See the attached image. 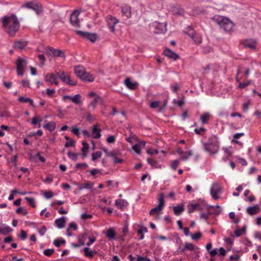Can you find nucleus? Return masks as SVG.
Returning <instances> with one entry per match:
<instances>
[{
  "mask_svg": "<svg viewBox=\"0 0 261 261\" xmlns=\"http://www.w3.org/2000/svg\"><path fill=\"white\" fill-rule=\"evenodd\" d=\"M12 19H13V22L12 24L9 26L7 33L10 36L13 37L18 31L20 26L16 16L15 15H12L11 17L7 16H5L3 18L2 24L3 27L6 28Z\"/></svg>",
  "mask_w": 261,
  "mask_h": 261,
  "instance_id": "obj_1",
  "label": "nucleus"
},
{
  "mask_svg": "<svg viewBox=\"0 0 261 261\" xmlns=\"http://www.w3.org/2000/svg\"><path fill=\"white\" fill-rule=\"evenodd\" d=\"M212 19L218 24L221 29L226 32L231 31L233 28V22L227 17L220 15H215L212 18Z\"/></svg>",
  "mask_w": 261,
  "mask_h": 261,
  "instance_id": "obj_2",
  "label": "nucleus"
},
{
  "mask_svg": "<svg viewBox=\"0 0 261 261\" xmlns=\"http://www.w3.org/2000/svg\"><path fill=\"white\" fill-rule=\"evenodd\" d=\"M75 33L87 40H90L92 42H95L97 39V36L96 34L91 33L82 31H76Z\"/></svg>",
  "mask_w": 261,
  "mask_h": 261,
  "instance_id": "obj_3",
  "label": "nucleus"
},
{
  "mask_svg": "<svg viewBox=\"0 0 261 261\" xmlns=\"http://www.w3.org/2000/svg\"><path fill=\"white\" fill-rule=\"evenodd\" d=\"M222 191L221 186L217 182L213 183L210 190L211 194L213 198L215 199H218L220 197L218 194L220 193Z\"/></svg>",
  "mask_w": 261,
  "mask_h": 261,
  "instance_id": "obj_4",
  "label": "nucleus"
},
{
  "mask_svg": "<svg viewBox=\"0 0 261 261\" xmlns=\"http://www.w3.org/2000/svg\"><path fill=\"white\" fill-rule=\"evenodd\" d=\"M107 25L111 31L113 33L115 32V25L119 22V20L112 15H108L106 17Z\"/></svg>",
  "mask_w": 261,
  "mask_h": 261,
  "instance_id": "obj_5",
  "label": "nucleus"
},
{
  "mask_svg": "<svg viewBox=\"0 0 261 261\" xmlns=\"http://www.w3.org/2000/svg\"><path fill=\"white\" fill-rule=\"evenodd\" d=\"M26 61L20 57L18 58L16 61V69L18 75L22 76L24 74V64Z\"/></svg>",
  "mask_w": 261,
  "mask_h": 261,
  "instance_id": "obj_6",
  "label": "nucleus"
},
{
  "mask_svg": "<svg viewBox=\"0 0 261 261\" xmlns=\"http://www.w3.org/2000/svg\"><path fill=\"white\" fill-rule=\"evenodd\" d=\"M57 75V72L56 73H48L45 77V81L49 83L50 85H58L59 83L58 81V76Z\"/></svg>",
  "mask_w": 261,
  "mask_h": 261,
  "instance_id": "obj_7",
  "label": "nucleus"
},
{
  "mask_svg": "<svg viewBox=\"0 0 261 261\" xmlns=\"http://www.w3.org/2000/svg\"><path fill=\"white\" fill-rule=\"evenodd\" d=\"M204 146L205 150L212 154L217 153L219 149V144H212L206 143L204 144Z\"/></svg>",
  "mask_w": 261,
  "mask_h": 261,
  "instance_id": "obj_8",
  "label": "nucleus"
},
{
  "mask_svg": "<svg viewBox=\"0 0 261 261\" xmlns=\"http://www.w3.org/2000/svg\"><path fill=\"white\" fill-rule=\"evenodd\" d=\"M79 14L80 12L77 10H74L70 15V21L74 26H79V20L78 18Z\"/></svg>",
  "mask_w": 261,
  "mask_h": 261,
  "instance_id": "obj_9",
  "label": "nucleus"
},
{
  "mask_svg": "<svg viewBox=\"0 0 261 261\" xmlns=\"http://www.w3.org/2000/svg\"><path fill=\"white\" fill-rule=\"evenodd\" d=\"M48 48L55 57H61L64 59L66 58V55L64 52L58 49H55L53 47L48 46Z\"/></svg>",
  "mask_w": 261,
  "mask_h": 261,
  "instance_id": "obj_10",
  "label": "nucleus"
},
{
  "mask_svg": "<svg viewBox=\"0 0 261 261\" xmlns=\"http://www.w3.org/2000/svg\"><path fill=\"white\" fill-rule=\"evenodd\" d=\"M124 83L127 88L132 90L137 89L139 86V84L137 82H132L129 77H126Z\"/></svg>",
  "mask_w": 261,
  "mask_h": 261,
  "instance_id": "obj_11",
  "label": "nucleus"
},
{
  "mask_svg": "<svg viewBox=\"0 0 261 261\" xmlns=\"http://www.w3.org/2000/svg\"><path fill=\"white\" fill-rule=\"evenodd\" d=\"M28 44V41L20 39L14 41L13 47L15 49H23Z\"/></svg>",
  "mask_w": 261,
  "mask_h": 261,
  "instance_id": "obj_12",
  "label": "nucleus"
},
{
  "mask_svg": "<svg viewBox=\"0 0 261 261\" xmlns=\"http://www.w3.org/2000/svg\"><path fill=\"white\" fill-rule=\"evenodd\" d=\"M164 54L165 56L170 59H173L174 60H176L179 58V56L178 54L167 48L164 50Z\"/></svg>",
  "mask_w": 261,
  "mask_h": 261,
  "instance_id": "obj_13",
  "label": "nucleus"
},
{
  "mask_svg": "<svg viewBox=\"0 0 261 261\" xmlns=\"http://www.w3.org/2000/svg\"><path fill=\"white\" fill-rule=\"evenodd\" d=\"M260 208L257 204H256L253 206H250L247 207L246 212L248 214L251 216H253L259 213Z\"/></svg>",
  "mask_w": 261,
  "mask_h": 261,
  "instance_id": "obj_14",
  "label": "nucleus"
},
{
  "mask_svg": "<svg viewBox=\"0 0 261 261\" xmlns=\"http://www.w3.org/2000/svg\"><path fill=\"white\" fill-rule=\"evenodd\" d=\"M98 124H95L93 127L92 135L94 139H98L101 137V129L98 128Z\"/></svg>",
  "mask_w": 261,
  "mask_h": 261,
  "instance_id": "obj_15",
  "label": "nucleus"
},
{
  "mask_svg": "<svg viewBox=\"0 0 261 261\" xmlns=\"http://www.w3.org/2000/svg\"><path fill=\"white\" fill-rule=\"evenodd\" d=\"M171 11L173 15H183L184 10L177 6H173L171 8Z\"/></svg>",
  "mask_w": 261,
  "mask_h": 261,
  "instance_id": "obj_16",
  "label": "nucleus"
},
{
  "mask_svg": "<svg viewBox=\"0 0 261 261\" xmlns=\"http://www.w3.org/2000/svg\"><path fill=\"white\" fill-rule=\"evenodd\" d=\"M115 204L118 208L123 210L125 207L128 205V203L124 199H119L115 201Z\"/></svg>",
  "mask_w": 261,
  "mask_h": 261,
  "instance_id": "obj_17",
  "label": "nucleus"
},
{
  "mask_svg": "<svg viewBox=\"0 0 261 261\" xmlns=\"http://www.w3.org/2000/svg\"><path fill=\"white\" fill-rule=\"evenodd\" d=\"M86 71L84 67L80 65L75 66L74 68V73L80 79H81Z\"/></svg>",
  "mask_w": 261,
  "mask_h": 261,
  "instance_id": "obj_18",
  "label": "nucleus"
},
{
  "mask_svg": "<svg viewBox=\"0 0 261 261\" xmlns=\"http://www.w3.org/2000/svg\"><path fill=\"white\" fill-rule=\"evenodd\" d=\"M80 79L83 81L92 82L94 80V77L93 75L86 71Z\"/></svg>",
  "mask_w": 261,
  "mask_h": 261,
  "instance_id": "obj_19",
  "label": "nucleus"
},
{
  "mask_svg": "<svg viewBox=\"0 0 261 261\" xmlns=\"http://www.w3.org/2000/svg\"><path fill=\"white\" fill-rule=\"evenodd\" d=\"M85 255L89 258H93L95 254H97V251L95 250L90 251L89 247H85L83 249Z\"/></svg>",
  "mask_w": 261,
  "mask_h": 261,
  "instance_id": "obj_20",
  "label": "nucleus"
},
{
  "mask_svg": "<svg viewBox=\"0 0 261 261\" xmlns=\"http://www.w3.org/2000/svg\"><path fill=\"white\" fill-rule=\"evenodd\" d=\"M121 12L127 18L130 17L131 8L130 6L127 5L122 6L121 8Z\"/></svg>",
  "mask_w": 261,
  "mask_h": 261,
  "instance_id": "obj_21",
  "label": "nucleus"
},
{
  "mask_svg": "<svg viewBox=\"0 0 261 261\" xmlns=\"http://www.w3.org/2000/svg\"><path fill=\"white\" fill-rule=\"evenodd\" d=\"M184 33L188 35L191 38H194L195 37L196 32L194 29L190 26H188L185 31H184Z\"/></svg>",
  "mask_w": 261,
  "mask_h": 261,
  "instance_id": "obj_22",
  "label": "nucleus"
},
{
  "mask_svg": "<svg viewBox=\"0 0 261 261\" xmlns=\"http://www.w3.org/2000/svg\"><path fill=\"white\" fill-rule=\"evenodd\" d=\"M45 122H46V123L43 125L44 128L50 132H52L55 129L56 125L54 122H47L45 120Z\"/></svg>",
  "mask_w": 261,
  "mask_h": 261,
  "instance_id": "obj_23",
  "label": "nucleus"
},
{
  "mask_svg": "<svg viewBox=\"0 0 261 261\" xmlns=\"http://www.w3.org/2000/svg\"><path fill=\"white\" fill-rule=\"evenodd\" d=\"M244 46L245 47L254 48L256 46V42L252 39H247L244 42Z\"/></svg>",
  "mask_w": 261,
  "mask_h": 261,
  "instance_id": "obj_24",
  "label": "nucleus"
},
{
  "mask_svg": "<svg viewBox=\"0 0 261 261\" xmlns=\"http://www.w3.org/2000/svg\"><path fill=\"white\" fill-rule=\"evenodd\" d=\"M173 210L175 215H180L184 211V207L182 204L178 205L173 207Z\"/></svg>",
  "mask_w": 261,
  "mask_h": 261,
  "instance_id": "obj_25",
  "label": "nucleus"
},
{
  "mask_svg": "<svg viewBox=\"0 0 261 261\" xmlns=\"http://www.w3.org/2000/svg\"><path fill=\"white\" fill-rule=\"evenodd\" d=\"M93 186V184L90 181H87L85 184L79 185L78 190L81 191L84 189H91Z\"/></svg>",
  "mask_w": 261,
  "mask_h": 261,
  "instance_id": "obj_26",
  "label": "nucleus"
},
{
  "mask_svg": "<svg viewBox=\"0 0 261 261\" xmlns=\"http://www.w3.org/2000/svg\"><path fill=\"white\" fill-rule=\"evenodd\" d=\"M166 31V24L159 23L155 27V33L157 34L165 32Z\"/></svg>",
  "mask_w": 261,
  "mask_h": 261,
  "instance_id": "obj_27",
  "label": "nucleus"
},
{
  "mask_svg": "<svg viewBox=\"0 0 261 261\" xmlns=\"http://www.w3.org/2000/svg\"><path fill=\"white\" fill-rule=\"evenodd\" d=\"M148 163L152 167L155 168H161V166L159 164L158 162L153 158H148L147 159Z\"/></svg>",
  "mask_w": 261,
  "mask_h": 261,
  "instance_id": "obj_28",
  "label": "nucleus"
},
{
  "mask_svg": "<svg viewBox=\"0 0 261 261\" xmlns=\"http://www.w3.org/2000/svg\"><path fill=\"white\" fill-rule=\"evenodd\" d=\"M211 115L209 113H204L200 116V121L203 124H206L208 123L210 119Z\"/></svg>",
  "mask_w": 261,
  "mask_h": 261,
  "instance_id": "obj_29",
  "label": "nucleus"
},
{
  "mask_svg": "<svg viewBox=\"0 0 261 261\" xmlns=\"http://www.w3.org/2000/svg\"><path fill=\"white\" fill-rule=\"evenodd\" d=\"M64 83L68 85L72 86H75L77 84L76 81L71 79L70 75L68 74H66L65 82H64Z\"/></svg>",
  "mask_w": 261,
  "mask_h": 261,
  "instance_id": "obj_30",
  "label": "nucleus"
},
{
  "mask_svg": "<svg viewBox=\"0 0 261 261\" xmlns=\"http://www.w3.org/2000/svg\"><path fill=\"white\" fill-rule=\"evenodd\" d=\"M65 218L62 217L61 218L56 219L55 223L59 228H62L65 226Z\"/></svg>",
  "mask_w": 261,
  "mask_h": 261,
  "instance_id": "obj_31",
  "label": "nucleus"
},
{
  "mask_svg": "<svg viewBox=\"0 0 261 261\" xmlns=\"http://www.w3.org/2000/svg\"><path fill=\"white\" fill-rule=\"evenodd\" d=\"M188 213H190V214L192 213L193 212H194L196 210H198V209L200 210V205L199 204H198V203H196V204H189L188 205Z\"/></svg>",
  "mask_w": 261,
  "mask_h": 261,
  "instance_id": "obj_32",
  "label": "nucleus"
},
{
  "mask_svg": "<svg viewBox=\"0 0 261 261\" xmlns=\"http://www.w3.org/2000/svg\"><path fill=\"white\" fill-rule=\"evenodd\" d=\"M116 236V233L114 229L110 228L107 230L106 237L110 240L114 239Z\"/></svg>",
  "mask_w": 261,
  "mask_h": 261,
  "instance_id": "obj_33",
  "label": "nucleus"
},
{
  "mask_svg": "<svg viewBox=\"0 0 261 261\" xmlns=\"http://www.w3.org/2000/svg\"><path fill=\"white\" fill-rule=\"evenodd\" d=\"M12 229H11L9 226H6L3 228L0 227V233L3 234L4 235H7L11 231H12Z\"/></svg>",
  "mask_w": 261,
  "mask_h": 261,
  "instance_id": "obj_34",
  "label": "nucleus"
},
{
  "mask_svg": "<svg viewBox=\"0 0 261 261\" xmlns=\"http://www.w3.org/2000/svg\"><path fill=\"white\" fill-rule=\"evenodd\" d=\"M185 250L193 251L195 250V245L192 243H186L184 248L181 250V251L184 252Z\"/></svg>",
  "mask_w": 261,
  "mask_h": 261,
  "instance_id": "obj_35",
  "label": "nucleus"
},
{
  "mask_svg": "<svg viewBox=\"0 0 261 261\" xmlns=\"http://www.w3.org/2000/svg\"><path fill=\"white\" fill-rule=\"evenodd\" d=\"M246 226H244L241 229H236L234 231V234L236 237H239L241 236L243 233L246 232Z\"/></svg>",
  "mask_w": 261,
  "mask_h": 261,
  "instance_id": "obj_36",
  "label": "nucleus"
},
{
  "mask_svg": "<svg viewBox=\"0 0 261 261\" xmlns=\"http://www.w3.org/2000/svg\"><path fill=\"white\" fill-rule=\"evenodd\" d=\"M165 205L164 195L163 193H161L159 195V204L158 205L160 208L163 209Z\"/></svg>",
  "mask_w": 261,
  "mask_h": 261,
  "instance_id": "obj_37",
  "label": "nucleus"
},
{
  "mask_svg": "<svg viewBox=\"0 0 261 261\" xmlns=\"http://www.w3.org/2000/svg\"><path fill=\"white\" fill-rule=\"evenodd\" d=\"M32 10H34L37 14H39L42 11V7L38 3H35Z\"/></svg>",
  "mask_w": 261,
  "mask_h": 261,
  "instance_id": "obj_38",
  "label": "nucleus"
},
{
  "mask_svg": "<svg viewBox=\"0 0 261 261\" xmlns=\"http://www.w3.org/2000/svg\"><path fill=\"white\" fill-rule=\"evenodd\" d=\"M207 143L212 144H219L218 137L215 135L212 136L211 137H210L208 139V142Z\"/></svg>",
  "mask_w": 261,
  "mask_h": 261,
  "instance_id": "obj_39",
  "label": "nucleus"
},
{
  "mask_svg": "<svg viewBox=\"0 0 261 261\" xmlns=\"http://www.w3.org/2000/svg\"><path fill=\"white\" fill-rule=\"evenodd\" d=\"M66 242L64 239L60 238V239H56L54 240L53 244L56 247H59L61 244H65Z\"/></svg>",
  "mask_w": 261,
  "mask_h": 261,
  "instance_id": "obj_40",
  "label": "nucleus"
},
{
  "mask_svg": "<svg viewBox=\"0 0 261 261\" xmlns=\"http://www.w3.org/2000/svg\"><path fill=\"white\" fill-rule=\"evenodd\" d=\"M66 73L63 71H59L57 72V76H58V79H60L62 82H65V78L66 76Z\"/></svg>",
  "mask_w": 261,
  "mask_h": 261,
  "instance_id": "obj_41",
  "label": "nucleus"
},
{
  "mask_svg": "<svg viewBox=\"0 0 261 261\" xmlns=\"http://www.w3.org/2000/svg\"><path fill=\"white\" fill-rule=\"evenodd\" d=\"M120 152L118 150L115 149L113 150L112 151L109 152L107 154L108 156L113 158V159L117 157L118 155H119Z\"/></svg>",
  "mask_w": 261,
  "mask_h": 261,
  "instance_id": "obj_42",
  "label": "nucleus"
},
{
  "mask_svg": "<svg viewBox=\"0 0 261 261\" xmlns=\"http://www.w3.org/2000/svg\"><path fill=\"white\" fill-rule=\"evenodd\" d=\"M102 153L101 151H97L96 152H93L92 153V160L93 161H95L99 158H100L101 156Z\"/></svg>",
  "mask_w": 261,
  "mask_h": 261,
  "instance_id": "obj_43",
  "label": "nucleus"
},
{
  "mask_svg": "<svg viewBox=\"0 0 261 261\" xmlns=\"http://www.w3.org/2000/svg\"><path fill=\"white\" fill-rule=\"evenodd\" d=\"M202 237V233L200 231L191 234V238L195 241L199 240Z\"/></svg>",
  "mask_w": 261,
  "mask_h": 261,
  "instance_id": "obj_44",
  "label": "nucleus"
},
{
  "mask_svg": "<svg viewBox=\"0 0 261 261\" xmlns=\"http://www.w3.org/2000/svg\"><path fill=\"white\" fill-rule=\"evenodd\" d=\"M42 119H40V118H38V117L35 116L32 118L31 123L33 125H37L38 123V124H39L38 127H40L41 124L40 122L41 121H42Z\"/></svg>",
  "mask_w": 261,
  "mask_h": 261,
  "instance_id": "obj_45",
  "label": "nucleus"
},
{
  "mask_svg": "<svg viewBox=\"0 0 261 261\" xmlns=\"http://www.w3.org/2000/svg\"><path fill=\"white\" fill-rule=\"evenodd\" d=\"M184 155L180 156L179 159L182 161H186L187 160L190 156H191L192 154V151H189L186 152H184Z\"/></svg>",
  "mask_w": 261,
  "mask_h": 261,
  "instance_id": "obj_46",
  "label": "nucleus"
},
{
  "mask_svg": "<svg viewBox=\"0 0 261 261\" xmlns=\"http://www.w3.org/2000/svg\"><path fill=\"white\" fill-rule=\"evenodd\" d=\"M81 96L80 94H76L71 98V101L75 104H79L81 102Z\"/></svg>",
  "mask_w": 261,
  "mask_h": 261,
  "instance_id": "obj_47",
  "label": "nucleus"
},
{
  "mask_svg": "<svg viewBox=\"0 0 261 261\" xmlns=\"http://www.w3.org/2000/svg\"><path fill=\"white\" fill-rule=\"evenodd\" d=\"M162 210V209L157 205L155 207L151 209L149 211V215H152L154 214H156L159 215L160 212Z\"/></svg>",
  "mask_w": 261,
  "mask_h": 261,
  "instance_id": "obj_48",
  "label": "nucleus"
},
{
  "mask_svg": "<svg viewBox=\"0 0 261 261\" xmlns=\"http://www.w3.org/2000/svg\"><path fill=\"white\" fill-rule=\"evenodd\" d=\"M82 238L79 237L78 239L79 243L80 244L81 246L84 245L85 244V240L86 239V237L87 236V233H83L81 234Z\"/></svg>",
  "mask_w": 261,
  "mask_h": 261,
  "instance_id": "obj_49",
  "label": "nucleus"
},
{
  "mask_svg": "<svg viewBox=\"0 0 261 261\" xmlns=\"http://www.w3.org/2000/svg\"><path fill=\"white\" fill-rule=\"evenodd\" d=\"M25 199L27 201V202L29 203V204L33 207H36V204L35 203V199L33 197H26Z\"/></svg>",
  "mask_w": 261,
  "mask_h": 261,
  "instance_id": "obj_50",
  "label": "nucleus"
},
{
  "mask_svg": "<svg viewBox=\"0 0 261 261\" xmlns=\"http://www.w3.org/2000/svg\"><path fill=\"white\" fill-rule=\"evenodd\" d=\"M214 50L213 48L210 46H206L203 47L202 53L204 54H207Z\"/></svg>",
  "mask_w": 261,
  "mask_h": 261,
  "instance_id": "obj_51",
  "label": "nucleus"
},
{
  "mask_svg": "<svg viewBox=\"0 0 261 261\" xmlns=\"http://www.w3.org/2000/svg\"><path fill=\"white\" fill-rule=\"evenodd\" d=\"M191 39L196 44L198 45L202 42V38L201 36L197 35V34H195V37L194 38H193Z\"/></svg>",
  "mask_w": 261,
  "mask_h": 261,
  "instance_id": "obj_52",
  "label": "nucleus"
},
{
  "mask_svg": "<svg viewBox=\"0 0 261 261\" xmlns=\"http://www.w3.org/2000/svg\"><path fill=\"white\" fill-rule=\"evenodd\" d=\"M100 98L99 96H97L93 99V100L89 104V107H92L93 109H95L96 105L98 103V100Z\"/></svg>",
  "mask_w": 261,
  "mask_h": 261,
  "instance_id": "obj_53",
  "label": "nucleus"
},
{
  "mask_svg": "<svg viewBox=\"0 0 261 261\" xmlns=\"http://www.w3.org/2000/svg\"><path fill=\"white\" fill-rule=\"evenodd\" d=\"M55 252L54 249H47L44 250L43 253L47 256H50Z\"/></svg>",
  "mask_w": 261,
  "mask_h": 261,
  "instance_id": "obj_54",
  "label": "nucleus"
},
{
  "mask_svg": "<svg viewBox=\"0 0 261 261\" xmlns=\"http://www.w3.org/2000/svg\"><path fill=\"white\" fill-rule=\"evenodd\" d=\"M68 156L70 159H71L73 161H75L77 160V154L76 153L68 151Z\"/></svg>",
  "mask_w": 261,
  "mask_h": 261,
  "instance_id": "obj_55",
  "label": "nucleus"
},
{
  "mask_svg": "<svg viewBox=\"0 0 261 261\" xmlns=\"http://www.w3.org/2000/svg\"><path fill=\"white\" fill-rule=\"evenodd\" d=\"M83 147L81 149L82 152H88L89 148V144L86 142H82Z\"/></svg>",
  "mask_w": 261,
  "mask_h": 261,
  "instance_id": "obj_56",
  "label": "nucleus"
},
{
  "mask_svg": "<svg viewBox=\"0 0 261 261\" xmlns=\"http://www.w3.org/2000/svg\"><path fill=\"white\" fill-rule=\"evenodd\" d=\"M251 81H248L246 82L243 83H239V85L238 86V88L240 89H243L247 87V86L249 85L250 84Z\"/></svg>",
  "mask_w": 261,
  "mask_h": 261,
  "instance_id": "obj_57",
  "label": "nucleus"
},
{
  "mask_svg": "<svg viewBox=\"0 0 261 261\" xmlns=\"http://www.w3.org/2000/svg\"><path fill=\"white\" fill-rule=\"evenodd\" d=\"M34 3L33 2H29L28 3H26L24 5L22 6V7H26L28 9H32L33 8V6L34 5Z\"/></svg>",
  "mask_w": 261,
  "mask_h": 261,
  "instance_id": "obj_58",
  "label": "nucleus"
},
{
  "mask_svg": "<svg viewBox=\"0 0 261 261\" xmlns=\"http://www.w3.org/2000/svg\"><path fill=\"white\" fill-rule=\"evenodd\" d=\"M179 161H178V160H174V161L172 162V164H171V167L173 170H176L177 167V166H178V165H179Z\"/></svg>",
  "mask_w": 261,
  "mask_h": 261,
  "instance_id": "obj_59",
  "label": "nucleus"
},
{
  "mask_svg": "<svg viewBox=\"0 0 261 261\" xmlns=\"http://www.w3.org/2000/svg\"><path fill=\"white\" fill-rule=\"evenodd\" d=\"M75 144V142L74 140H71L69 142H67L65 144V147L67 148L71 146H74Z\"/></svg>",
  "mask_w": 261,
  "mask_h": 261,
  "instance_id": "obj_60",
  "label": "nucleus"
},
{
  "mask_svg": "<svg viewBox=\"0 0 261 261\" xmlns=\"http://www.w3.org/2000/svg\"><path fill=\"white\" fill-rule=\"evenodd\" d=\"M88 167L86 163H77L76 164V168L86 169Z\"/></svg>",
  "mask_w": 261,
  "mask_h": 261,
  "instance_id": "obj_61",
  "label": "nucleus"
},
{
  "mask_svg": "<svg viewBox=\"0 0 261 261\" xmlns=\"http://www.w3.org/2000/svg\"><path fill=\"white\" fill-rule=\"evenodd\" d=\"M55 92H56V91L55 89H50L49 88H47L46 89V94L50 97H53V94Z\"/></svg>",
  "mask_w": 261,
  "mask_h": 261,
  "instance_id": "obj_62",
  "label": "nucleus"
},
{
  "mask_svg": "<svg viewBox=\"0 0 261 261\" xmlns=\"http://www.w3.org/2000/svg\"><path fill=\"white\" fill-rule=\"evenodd\" d=\"M133 149L136 152V153L138 154H141V149L140 148L139 145L138 144H136L133 146Z\"/></svg>",
  "mask_w": 261,
  "mask_h": 261,
  "instance_id": "obj_63",
  "label": "nucleus"
},
{
  "mask_svg": "<svg viewBox=\"0 0 261 261\" xmlns=\"http://www.w3.org/2000/svg\"><path fill=\"white\" fill-rule=\"evenodd\" d=\"M136 261H150V259L147 257H142L140 255H137Z\"/></svg>",
  "mask_w": 261,
  "mask_h": 261,
  "instance_id": "obj_64",
  "label": "nucleus"
}]
</instances>
